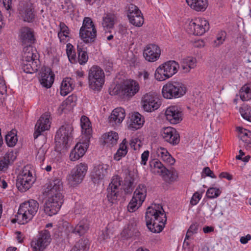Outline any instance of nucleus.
Masks as SVG:
<instances>
[{
	"mask_svg": "<svg viewBox=\"0 0 251 251\" xmlns=\"http://www.w3.org/2000/svg\"><path fill=\"white\" fill-rule=\"evenodd\" d=\"M146 225L149 230L153 233H159L164 228L167 218L162 206L152 204L146 212Z\"/></svg>",
	"mask_w": 251,
	"mask_h": 251,
	"instance_id": "nucleus-1",
	"label": "nucleus"
},
{
	"mask_svg": "<svg viewBox=\"0 0 251 251\" xmlns=\"http://www.w3.org/2000/svg\"><path fill=\"white\" fill-rule=\"evenodd\" d=\"M39 208L38 202L30 200L21 203L15 218L12 220V222H17L21 225H24L31 220L35 215Z\"/></svg>",
	"mask_w": 251,
	"mask_h": 251,
	"instance_id": "nucleus-2",
	"label": "nucleus"
},
{
	"mask_svg": "<svg viewBox=\"0 0 251 251\" xmlns=\"http://www.w3.org/2000/svg\"><path fill=\"white\" fill-rule=\"evenodd\" d=\"M187 91L186 86L181 82H169L162 89L163 97L167 99L178 98L184 95Z\"/></svg>",
	"mask_w": 251,
	"mask_h": 251,
	"instance_id": "nucleus-3",
	"label": "nucleus"
},
{
	"mask_svg": "<svg viewBox=\"0 0 251 251\" xmlns=\"http://www.w3.org/2000/svg\"><path fill=\"white\" fill-rule=\"evenodd\" d=\"M79 37L85 43H92L97 37V29L92 19L85 17L79 30Z\"/></svg>",
	"mask_w": 251,
	"mask_h": 251,
	"instance_id": "nucleus-4",
	"label": "nucleus"
},
{
	"mask_svg": "<svg viewBox=\"0 0 251 251\" xmlns=\"http://www.w3.org/2000/svg\"><path fill=\"white\" fill-rule=\"evenodd\" d=\"M179 68V65L176 61H168L157 68L154 76L159 81L165 80L176 74Z\"/></svg>",
	"mask_w": 251,
	"mask_h": 251,
	"instance_id": "nucleus-5",
	"label": "nucleus"
},
{
	"mask_svg": "<svg viewBox=\"0 0 251 251\" xmlns=\"http://www.w3.org/2000/svg\"><path fill=\"white\" fill-rule=\"evenodd\" d=\"M73 127L71 125L62 126L57 131L55 137L56 146L59 149H66L72 140Z\"/></svg>",
	"mask_w": 251,
	"mask_h": 251,
	"instance_id": "nucleus-6",
	"label": "nucleus"
},
{
	"mask_svg": "<svg viewBox=\"0 0 251 251\" xmlns=\"http://www.w3.org/2000/svg\"><path fill=\"white\" fill-rule=\"evenodd\" d=\"M104 72L97 66H92L88 72V81L90 88L95 91H100L104 82Z\"/></svg>",
	"mask_w": 251,
	"mask_h": 251,
	"instance_id": "nucleus-7",
	"label": "nucleus"
},
{
	"mask_svg": "<svg viewBox=\"0 0 251 251\" xmlns=\"http://www.w3.org/2000/svg\"><path fill=\"white\" fill-rule=\"evenodd\" d=\"M30 169L29 166L24 167L17 177L16 186L20 191L25 192L28 190L35 181Z\"/></svg>",
	"mask_w": 251,
	"mask_h": 251,
	"instance_id": "nucleus-8",
	"label": "nucleus"
},
{
	"mask_svg": "<svg viewBox=\"0 0 251 251\" xmlns=\"http://www.w3.org/2000/svg\"><path fill=\"white\" fill-rule=\"evenodd\" d=\"M209 29L208 22L202 18H198L189 21L186 27L188 33L197 36L203 35Z\"/></svg>",
	"mask_w": 251,
	"mask_h": 251,
	"instance_id": "nucleus-9",
	"label": "nucleus"
},
{
	"mask_svg": "<svg viewBox=\"0 0 251 251\" xmlns=\"http://www.w3.org/2000/svg\"><path fill=\"white\" fill-rule=\"evenodd\" d=\"M87 165L84 163L77 165L67 177L68 184L74 187L80 183L83 180L87 171Z\"/></svg>",
	"mask_w": 251,
	"mask_h": 251,
	"instance_id": "nucleus-10",
	"label": "nucleus"
},
{
	"mask_svg": "<svg viewBox=\"0 0 251 251\" xmlns=\"http://www.w3.org/2000/svg\"><path fill=\"white\" fill-rule=\"evenodd\" d=\"M51 239L49 230L40 231L37 237L33 239L30 243L33 251H43L50 244Z\"/></svg>",
	"mask_w": 251,
	"mask_h": 251,
	"instance_id": "nucleus-11",
	"label": "nucleus"
},
{
	"mask_svg": "<svg viewBox=\"0 0 251 251\" xmlns=\"http://www.w3.org/2000/svg\"><path fill=\"white\" fill-rule=\"evenodd\" d=\"M44 204L45 212L50 216L57 214L63 202V195L48 196Z\"/></svg>",
	"mask_w": 251,
	"mask_h": 251,
	"instance_id": "nucleus-12",
	"label": "nucleus"
},
{
	"mask_svg": "<svg viewBox=\"0 0 251 251\" xmlns=\"http://www.w3.org/2000/svg\"><path fill=\"white\" fill-rule=\"evenodd\" d=\"M20 19L25 22L32 23L35 18V13L32 4L30 2H21L18 8Z\"/></svg>",
	"mask_w": 251,
	"mask_h": 251,
	"instance_id": "nucleus-13",
	"label": "nucleus"
},
{
	"mask_svg": "<svg viewBox=\"0 0 251 251\" xmlns=\"http://www.w3.org/2000/svg\"><path fill=\"white\" fill-rule=\"evenodd\" d=\"M142 103L144 110L149 112L157 109L161 104L154 94L151 93H147L143 97Z\"/></svg>",
	"mask_w": 251,
	"mask_h": 251,
	"instance_id": "nucleus-14",
	"label": "nucleus"
},
{
	"mask_svg": "<svg viewBox=\"0 0 251 251\" xmlns=\"http://www.w3.org/2000/svg\"><path fill=\"white\" fill-rule=\"evenodd\" d=\"M127 17L130 23L137 27L141 26L144 22V19L141 11L137 6L134 4L129 5Z\"/></svg>",
	"mask_w": 251,
	"mask_h": 251,
	"instance_id": "nucleus-15",
	"label": "nucleus"
},
{
	"mask_svg": "<svg viewBox=\"0 0 251 251\" xmlns=\"http://www.w3.org/2000/svg\"><path fill=\"white\" fill-rule=\"evenodd\" d=\"M109 166L106 164H99L94 166L91 172L90 177L95 184H99L103 182L107 175Z\"/></svg>",
	"mask_w": 251,
	"mask_h": 251,
	"instance_id": "nucleus-16",
	"label": "nucleus"
},
{
	"mask_svg": "<svg viewBox=\"0 0 251 251\" xmlns=\"http://www.w3.org/2000/svg\"><path fill=\"white\" fill-rule=\"evenodd\" d=\"M50 113L46 112L38 120L35 126V132L33 134L34 139L37 138L42 132L50 129L51 123L50 120Z\"/></svg>",
	"mask_w": 251,
	"mask_h": 251,
	"instance_id": "nucleus-17",
	"label": "nucleus"
},
{
	"mask_svg": "<svg viewBox=\"0 0 251 251\" xmlns=\"http://www.w3.org/2000/svg\"><path fill=\"white\" fill-rule=\"evenodd\" d=\"M182 112L177 105L168 107L165 112V117L171 124H177L182 120Z\"/></svg>",
	"mask_w": 251,
	"mask_h": 251,
	"instance_id": "nucleus-18",
	"label": "nucleus"
},
{
	"mask_svg": "<svg viewBox=\"0 0 251 251\" xmlns=\"http://www.w3.org/2000/svg\"><path fill=\"white\" fill-rule=\"evenodd\" d=\"M161 50L158 46L154 44L147 45L143 51V56L145 60L150 62H153L160 57Z\"/></svg>",
	"mask_w": 251,
	"mask_h": 251,
	"instance_id": "nucleus-19",
	"label": "nucleus"
},
{
	"mask_svg": "<svg viewBox=\"0 0 251 251\" xmlns=\"http://www.w3.org/2000/svg\"><path fill=\"white\" fill-rule=\"evenodd\" d=\"M163 139L173 145H176L180 142L179 134L176 130L171 126L163 128L161 131Z\"/></svg>",
	"mask_w": 251,
	"mask_h": 251,
	"instance_id": "nucleus-20",
	"label": "nucleus"
},
{
	"mask_svg": "<svg viewBox=\"0 0 251 251\" xmlns=\"http://www.w3.org/2000/svg\"><path fill=\"white\" fill-rule=\"evenodd\" d=\"M63 183L59 178H55L51 179L49 183L46 184L45 193L48 196L62 195Z\"/></svg>",
	"mask_w": 251,
	"mask_h": 251,
	"instance_id": "nucleus-21",
	"label": "nucleus"
},
{
	"mask_svg": "<svg viewBox=\"0 0 251 251\" xmlns=\"http://www.w3.org/2000/svg\"><path fill=\"white\" fill-rule=\"evenodd\" d=\"M19 37L24 46L32 45L35 41L33 30L27 26L23 27L20 29Z\"/></svg>",
	"mask_w": 251,
	"mask_h": 251,
	"instance_id": "nucleus-22",
	"label": "nucleus"
},
{
	"mask_svg": "<svg viewBox=\"0 0 251 251\" xmlns=\"http://www.w3.org/2000/svg\"><path fill=\"white\" fill-rule=\"evenodd\" d=\"M139 90V86L137 82L133 80H127L122 87V93L126 97H132Z\"/></svg>",
	"mask_w": 251,
	"mask_h": 251,
	"instance_id": "nucleus-23",
	"label": "nucleus"
},
{
	"mask_svg": "<svg viewBox=\"0 0 251 251\" xmlns=\"http://www.w3.org/2000/svg\"><path fill=\"white\" fill-rule=\"evenodd\" d=\"M126 116L125 109L122 107L114 109L109 117V123L113 126L122 123Z\"/></svg>",
	"mask_w": 251,
	"mask_h": 251,
	"instance_id": "nucleus-24",
	"label": "nucleus"
},
{
	"mask_svg": "<svg viewBox=\"0 0 251 251\" xmlns=\"http://www.w3.org/2000/svg\"><path fill=\"white\" fill-rule=\"evenodd\" d=\"M87 147L88 145L86 144L82 145L80 143L76 144L70 153V160L75 161L82 157L85 154Z\"/></svg>",
	"mask_w": 251,
	"mask_h": 251,
	"instance_id": "nucleus-25",
	"label": "nucleus"
},
{
	"mask_svg": "<svg viewBox=\"0 0 251 251\" xmlns=\"http://www.w3.org/2000/svg\"><path fill=\"white\" fill-rule=\"evenodd\" d=\"M150 167L151 171L152 173L161 176L162 177L163 175L167 172V169L157 159L150 161Z\"/></svg>",
	"mask_w": 251,
	"mask_h": 251,
	"instance_id": "nucleus-26",
	"label": "nucleus"
},
{
	"mask_svg": "<svg viewBox=\"0 0 251 251\" xmlns=\"http://www.w3.org/2000/svg\"><path fill=\"white\" fill-rule=\"evenodd\" d=\"M75 84L74 80L70 77L64 78L60 86V95L63 96L67 95L74 88Z\"/></svg>",
	"mask_w": 251,
	"mask_h": 251,
	"instance_id": "nucleus-27",
	"label": "nucleus"
},
{
	"mask_svg": "<svg viewBox=\"0 0 251 251\" xmlns=\"http://www.w3.org/2000/svg\"><path fill=\"white\" fill-rule=\"evenodd\" d=\"M22 69L26 73L33 74L38 69L37 60H22Z\"/></svg>",
	"mask_w": 251,
	"mask_h": 251,
	"instance_id": "nucleus-28",
	"label": "nucleus"
},
{
	"mask_svg": "<svg viewBox=\"0 0 251 251\" xmlns=\"http://www.w3.org/2000/svg\"><path fill=\"white\" fill-rule=\"evenodd\" d=\"M89 228V225L87 221L83 219L75 227L72 226L70 228V231L73 233L77 234L79 236H82L87 232Z\"/></svg>",
	"mask_w": 251,
	"mask_h": 251,
	"instance_id": "nucleus-29",
	"label": "nucleus"
},
{
	"mask_svg": "<svg viewBox=\"0 0 251 251\" xmlns=\"http://www.w3.org/2000/svg\"><path fill=\"white\" fill-rule=\"evenodd\" d=\"M145 122L144 118L138 112L133 113L130 118L129 127L134 130L141 128Z\"/></svg>",
	"mask_w": 251,
	"mask_h": 251,
	"instance_id": "nucleus-30",
	"label": "nucleus"
},
{
	"mask_svg": "<svg viewBox=\"0 0 251 251\" xmlns=\"http://www.w3.org/2000/svg\"><path fill=\"white\" fill-rule=\"evenodd\" d=\"M188 5L197 11H203L208 6L207 0H186Z\"/></svg>",
	"mask_w": 251,
	"mask_h": 251,
	"instance_id": "nucleus-31",
	"label": "nucleus"
},
{
	"mask_svg": "<svg viewBox=\"0 0 251 251\" xmlns=\"http://www.w3.org/2000/svg\"><path fill=\"white\" fill-rule=\"evenodd\" d=\"M36 50L31 45L25 46L23 49L22 60H37Z\"/></svg>",
	"mask_w": 251,
	"mask_h": 251,
	"instance_id": "nucleus-32",
	"label": "nucleus"
},
{
	"mask_svg": "<svg viewBox=\"0 0 251 251\" xmlns=\"http://www.w3.org/2000/svg\"><path fill=\"white\" fill-rule=\"evenodd\" d=\"M197 60L193 57H187L183 58L181 63V69L183 73H188L191 69L196 66Z\"/></svg>",
	"mask_w": 251,
	"mask_h": 251,
	"instance_id": "nucleus-33",
	"label": "nucleus"
},
{
	"mask_svg": "<svg viewBox=\"0 0 251 251\" xmlns=\"http://www.w3.org/2000/svg\"><path fill=\"white\" fill-rule=\"evenodd\" d=\"M147 188L146 186L143 184H139L135 189L134 192L133 197L139 201V203H143L146 197Z\"/></svg>",
	"mask_w": 251,
	"mask_h": 251,
	"instance_id": "nucleus-34",
	"label": "nucleus"
},
{
	"mask_svg": "<svg viewBox=\"0 0 251 251\" xmlns=\"http://www.w3.org/2000/svg\"><path fill=\"white\" fill-rule=\"evenodd\" d=\"M82 133L85 134L86 138L90 139L92 132V129L90 126V122L88 117L85 116L81 117L80 119Z\"/></svg>",
	"mask_w": 251,
	"mask_h": 251,
	"instance_id": "nucleus-35",
	"label": "nucleus"
},
{
	"mask_svg": "<svg viewBox=\"0 0 251 251\" xmlns=\"http://www.w3.org/2000/svg\"><path fill=\"white\" fill-rule=\"evenodd\" d=\"M127 142L126 139H124L120 144L119 148L114 155V159L119 161L122 157H124L127 153Z\"/></svg>",
	"mask_w": 251,
	"mask_h": 251,
	"instance_id": "nucleus-36",
	"label": "nucleus"
},
{
	"mask_svg": "<svg viewBox=\"0 0 251 251\" xmlns=\"http://www.w3.org/2000/svg\"><path fill=\"white\" fill-rule=\"evenodd\" d=\"M90 245L89 240L85 237L78 240L71 251H85Z\"/></svg>",
	"mask_w": 251,
	"mask_h": 251,
	"instance_id": "nucleus-37",
	"label": "nucleus"
},
{
	"mask_svg": "<svg viewBox=\"0 0 251 251\" xmlns=\"http://www.w3.org/2000/svg\"><path fill=\"white\" fill-rule=\"evenodd\" d=\"M115 21V17L112 14H107L103 17L102 25L105 30L112 28Z\"/></svg>",
	"mask_w": 251,
	"mask_h": 251,
	"instance_id": "nucleus-38",
	"label": "nucleus"
},
{
	"mask_svg": "<svg viewBox=\"0 0 251 251\" xmlns=\"http://www.w3.org/2000/svg\"><path fill=\"white\" fill-rule=\"evenodd\" d=\"M104 142L106 144L114 145H115L119 139L118 134L115 131H110L103 135Z\"/></svg>",
	"mask_w": 251,
	"mask_h": 251,
	"instance_id": "nucleus-39",
	"label": "nucleus"
},
{
	"mask_svg": "<svg viewBox=\"0 0 251 251\" xmlns=\"http://www.w3.org/2000/svg\"><path fill=\"white\" fill-rule=\"evenodd\" d=\"M239 95L243 101L251 100V85L246 84L242 86L240 90Z\"/></svg>",
	"mask_w": 251,
	"mask_h": 251,
	"instance_id": "nucleus-40",
	"label": "nucleus"
},
{
	"mask_svg": "<svg viewBox=\"0 0 251 251\" xmlns=\"http://www.w3.org/2000/svg\"><path fill=\"white\" fill-rule=\"evenodd\" d=\"M13 153L9 152L6 153L4 156L0 159V170L1 171L6 170L9 165L12 162L15 158H12Z\"/></svg>",
	"mask_w": 251,
	"mask_h": 251,
	"instance_id": "nucleus-41",
	"label": "nucleus"
},
{
	"mask_svg": "<svg viewBox=\"0 0 251 251\" xmlns=\"http://www.w3.org/2000/svg\"><path fill=\"white\" fill-rule=\"evenodd\" d=\"M60 32L58 33V38L60 42H65L66 38L69 37L70 30L68 27L63 22H60L59 25Z\"/></svg>",
	"mask_w": 251,
	"mask_h": 251,
	"instance_id": "nucleus-42",
	"label": "nucleus"
},
{
	"mask_svg": "<svg viewBox=\"0 0 251 251\" xmlns=\"http://www.w3.org/2000/svg\"><path fill=\"white\" fill-rule=\"evenodd\" d=\"M107 190V198L108 201L112 203H115L120 195L119 189L108 187Z\"/></svg>",
	"mask_w": 251,
	"mask_h": 251,
	"instance_id": "nucleus-43",
	"label": "nucleus"
},
{
	"mask_svg": "<svg viewBox=\"0 0 251 251\" xmlns=\"http://www.w3.org/2000/svg\"><path fill=\"white\" fill-rule=\"evenodd\" d=\"M5 139L8 147H13L15 146L18 141L16 131L12 130L8 132L6 135Z\"/></svg>",
	"mask_w": 251,
	"mask_h": 251,
	"instance_id": "nucleus-44",
	"label": "nucleus"
},
{
	"mask_svg": "<svg viewBox=\"0 0 251 251\" xmlns=\"http://www.w3.org/2000/svg\"><path fill=\"white\" fill-rule=\"evenodd\" d=\"M77 54L78 58L77 61L78 63L81 65H85L88 59V55L86 50H83L80 47H77Z\"/></svg>",
	"mask_w": 251,
	"mask_h": 251,
	"instance_id": "nucleus-45",
	"label": "nucleus"
},
{
	"mask_svg": "<svg viewBox=\"0 0 251 251\" xmlns=\"http://www.w3.org/2000/svg\"><path fill=\"white\" fill-rule=\"evenodd\" d=\"M125 180V183L123 185V189L125 194H130L133 190L134 188V179L131 177L126 178Z\"/></svg>",
	"mask_w": 251,
	"mask_h": 251,
	"instance_id": "nucleus-46",
	"label": "nucleus"
},
{
	"mask_svg": "<svg viewBox=\"0 0 251 251\" xmlns=\"http://www.w3.org/2000/svg\"><path fill=\"white\" fill-rule=\"evenodd\" d=\"M177 177L176 171L173 168L169 170L163 175V178L166 181H173Z\"/></svg>",
	"mask_w": 251,
	"mask_h": 251,
	"instance_id": "nucleus-47",
	"label": "nucleus"
},
{
	"mask_svg": "<svg viewBox=\"0 0 251 251\" xmlns=\"http://www.w3.org/2000/svg\"><path fill=\"white\" fill-rule=\"evenodd\" d=\"M242 117L249 122H251V107L247 105H243L240 109Z\"/></svg>",
	"mask_w": 251,
	"mask_h": 251,
	"instance_id": "nucleus-48",
	"label": "nucleus"
},
{
	"mask_svg": "<svg viewBox=\"0 0 251 251\" xmlns=\"http://www.w3.org/2000/svg\"><path fill=\"white\" fill-rule=\"evenodd\" d=\"M66 53L69 61L72 63L76 62V55L75 51L73 50V46L68 44L67 45Z\"/></svg>",
	"mask_w": 251,
	"mask_h": 251,
	"instance_id": "nucleus-49",
	"label": "nucleus"
},
{
	"mask_svg": "<svg viewBox=\"0 0 251 251\" xmlns=\"http://www.w3.org/2000/svg\"><path fill=\"white\" fill-rule=\"evenodd\" d=\"M139 201L135 198H132L128 204L127 209L130 212H133L136 211L139 207H140L143 203H139Z\"/></svg>",
	"mask_w": 251,
	"mask_h": 251,
	"instance_id": "nucleus-50",
	"label": "nucleus"
},
{
	"mask_svg": "<svg viewBox=\"0 0 251 251\" xmlns=\"http://www.w3.org/2000/svg\"><path fill=\"white\" fill-rule=\"evenodd\" d=\"M122 179L118 175L114 176L112 179L111 183L109 184L108 187L113 188V189H118L121 185Z\"/></svg>",
	"mask_w": 251,
	"mask_h": 251,
	"instance_id": "nucleus-51",
	"label": "nucleus"
},
{
	"mask_svg": "<svg viewBox=\"0 0 251 251\" xmlns=\"http://www.w3.org/2000/svg\"><path fill=\"white\" fill-rule=\"evenodd\" d=\"M198 229L199 225L197 223L192 224L187 231L185 240H188L193 235L198 233Z\"/></svg>",
	"mask_w": 251,
	"mask_h": 251,
	"instance_id": "nucleus-52",
	"label": "nucleus"
},
{
	"mask_svg": "<svg viewBox=\"0 0 251 251\" xmlns=\"http://www.w3.org/2000/svg\"><path fill=\"white\" fill-rule=\"evenodd\" d=\"M221 192L219 189L215 188H210L206 192V196L209 199H214L218 197L221 194Z\"/></svg>",
	"mask_w": 251,
	"mask_h": 251,
	"instance_id": "nucleus-53",
	"label": "nucleus"
},
{
	"mask_svg": "<svg viewBox=\"0 0 251 251\" xmlns=\"http://www.w3.org/2000/svg\"><path fill=\"white\" fill-rule=\"evenodd\" d=\"M226 35V33L225 31L219 33L217 36L216 40L214 42V46L217 47L222 45L225 40Z\"/></svg>",
	"mask_w": 251,
	"mask_h": 251,
	"instance_id": "nucleus-54",
	"label": "nucleus"
},
{
	"mask_svg": "<svg viewBox=\"0 0 251 251\" xmlns=\"http://www.w3.org/2000/svg\"><path fill=\"white\" fill-rule=\"evenodd\" d=\"M46 148L43 146L40 148L37 151L36 159L40 162H43L45 158V154L46 153Z\"/></svg>",
	"mask_w": 251,
	"mask_h": 251,
	"instance_id": "nucleus-55",
	"label": "nucleus"
},
{
	"mask_svg": "<svg viewBox=\"0 0 251 251\" xmlns=\"http://www.w3.org/2000/svg\"><path fill=\"white\" fill-rule=\"evenodd\" d=\"M45 76H43V78H41L40 80L41 85L47 88H50L54 81V76H49L50 78L45 79Z\"/></svg>",
	"mask_w": 251,
	"mask_h": 251,
	"instance_id": "nucleus-56",
	"label": "nucleus"
},
{
	"mask_svg": "<svg viewBox=\"0 0 251 251\" xmlns=\"http://www.w3.org/2000/svg\"><path fill=\"white\" fill-rule=\"evenodd\" d=\"M130 146L134 150H139L141 146V142L137 138H132L129 142Z\"/></svg>",
	"mask_w": 251,
	"mask_h": 251,
	"instance_id": "nucleus-57",
	"label": "nucleus"
},
{
	"mask_svg": "<svg viewBox=\"0 0 251 251\" xmlns=\"http://www.w3.org/2000/svg\"><path fill=\"white\" fill-rule=\"evenodd\" d=\"M241 140L245 143L244 146L247 150L251 149V136H245V135L239 136Z\"/></svg>",
	"mask_w": 251,
	"mask_h": 251,
	"instance_id": "nucleus-58",
	"label": "nucleus"
},
{
	"mask_svg": "<svg viewBox=\"0 0 251 251\" xmlns=\"http://www.w3.org/2000/svg\"><path fill=\"white\" fill-rule=\"evenodd\" d=\"M166 164L172 165L175 163V159L168 152L162 158H161Z\"/></svg>",
	"mask_w": 251,
	"mask_h": 251,
	"instance_id": "nucleus-59",
	"label": "nucleus"
},
{
	"mask_svg": "<svg viewBox=\"0 0 251 251\" xmlns=\"http://www.w3.org/2000/svg\"><path fill=\"white\" fill-rule=\"evenodd\" d=\"M44 76L45 78L46 79L50 78L49 76H54V75L52 74L50 68L48 67H45L42 69V72L41 73V78H43V76Z\"/></svg>",
	"mask_w": 251,
	"mask_h": 251,
	"instance_id": "nucleus-60",
	"label": "nucleus"
},
{
	"mask_svg": "<svg viewBox=\"0 0 251 251\" xmlns=\"http://www.w3.org/2000/svg\"><path fill=\"white\" fill-rule=\"evenodd\" d=\"M201 199V195L198 193L196 192L194 194L193 197L191 198V200L190 201V203L192 205H196Z\"/></svg>",
	"mask_w": 251,
	"mask_h": 251,
	"instance_id": "nucleus-61",
	"label": "nucleus"
},
{
	"mask_svg": "<svg viewBox=\"0 0 251 251\" xmlns=\"http://www.w3.org/2000/svg\"><path fill=\"white\" fill-rule=\"evenodd\" d=\"M168 151L167 150L162 147L157 148L156 150V154L158 157L162 158Z\"/></svg>",
	"mask_w": 251,
	"mask_h": 251,
	"instance_id": "nucleus-62",
	"label": "nucleus"
},
{
	"mask_svg": "<svg viewBox=\"0 0 251 251\" xmlns=\"http://www.w3.org/2000/svg\"><path fill=\"white\" fill-rule=\"evenodd\" d=\"M149 156V151H146L143 152V153L141 155V164L143 165H145L147 163V161L148 160Z\"/></svg>",
	"mask_w": 251,
	"mask_h": 251,
	"instance_id": "nucleus-63",
	"label": "nucleus"
},
{
	"mask_svg": "<svg viewBox=\"0 0 251 251\" xmlns=\"http://www.w3.org/2000/svg\"><path fill=\"white\" fill-rule=\"evenodd\" d=\"M202 173L205 174L206 176H209L211 178H216V176L214 175L213 171H212L208 167L203 168Z\"/></svg>",
	"mask_w": 251,
	"mask_h": 251,
	"instance_id": "nucleus-64",
	"label": "nucleus"
}]
</instances>
